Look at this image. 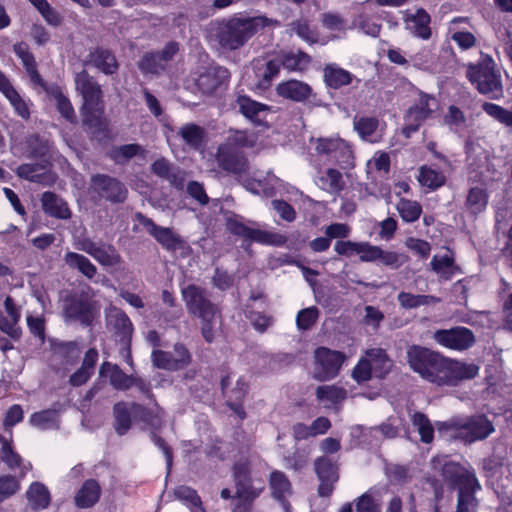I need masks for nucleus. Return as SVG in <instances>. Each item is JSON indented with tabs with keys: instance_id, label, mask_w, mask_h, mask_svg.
<instances>
[{
	"instance_id": "1",
	"label": "nucleus",
	"mask_w": 512,
	"mask_h": 512,
	"mask_svg": "<svg viewBox=\"0 0 512 512\" xmlns=\"http://www.w3.org/2000/svg\"><path fill=\"white\" fill-rule=\"evenodd\" d=\"M267 26H280V22L263 15L215 20L208 25L207 38L223 50L236 51Z\"/></svg>"
},
{
	"instance_id": "2",
	"label": "nucleus",
	"mask_w": 512,
	"mask_h": 512,
	"mask_svg": "<svg viewBox=\"0 0 512 512\" xmlns=\"http://www.w3.org/2000/svg\"><path fill=\"white\" fill-rule=\"evenodd\" d=\"M181 293L188 313L200 319L202 337L212 343L221 325L219 308L211 301L209 292L195 284L184 287Z\"/></svg>"
},
{
	"instance_id": "3",
	"label": "nucleus",
	"mask_w": 512,
	"mask_h": 512,
	"mask_svg": "<svg viewBox=\"0 0 512 512\" xmlns=\"http://www.w3.org/2000/svg\"><path fill=\"white\" fill-rule=\"evenodd\" d=\"M466 75L480 94L493 100L502 97L501 72L491 56L482 55L476 64H469Z\"/></svg>"
},
{
	"instance_id": "4",
	"label": "nucleus",
	"mask_w": 512,
	"mask_h": 512,
	"mask_svg": "<svg viewBox=\"0 0 512 512\" xmlns=\"http://www.w3.org/2000/svg\"><path fill=\"white\" fill-rule=\"evenodd\" d=\"M76 91L82 96V112L84 123L97 126L100 122L103 92L100 84L86 70L78 72L74 77Z\"/></svg>"
},
{
	"instance_id": "5",
	"label": "nucleus",
	"mask_w": 512,
	"mask_h": 512,
	"mask_svg": "<svg viewBox=\"0 0 512 512\" xmlns=\"http://www.w3.org/2000/svg\"><path fill=\"white\" fill-rule=\"evenodd\" d=\"M438 430L452 431L454 438L463 440L465 443H473L489 437L495 428L485 415L480 414L441 422Z\"/></svg>"
},
{
	"instance_id": "6",
	"label": "nucleus",
	"mask_w": 512,
	"mask_h": 512,
	"mask_svg": "<svg viewBox=\"0 0 512 512\" xmlns=\"http://www.w3.org/2000/svg\"><path fill=\"white\" fill-rule=\"evenodd\" d=\"M410 368L423 379L440 385L446 358L428 348L413 345L407 350Z\"/></svg>"
},
{
	"instance_id": "7",
	"label": "nucleus",
	"mask_w": 512,
	"mask_h": 512,
	"mask_svg": "<svg viewBox=\"0 0 512 512\" xmlns=\"http://www.w3.org/2000/svg\"><path fill=\"white\" fill-rule=\"evenodd\" d=\"M60 304L66 323H79L83 327H89L98 314L95 302L84 294H67L61 298Z\"/></svg>"
},
{
	"instance_id": "8",
	"label": "nucleus",
	"mask_w": 512,
	"mask_h": 512,
	"mask_svg": "<svg viewBox=\"0 0 512 512\" xmlns=\"http://www.w3.org/2000/svg\"><path fill=\"white\" fill-rule=\"evenodd\" d=\"M88 193L94 202L123 203L128 194L126 186L117 178L97 173L91 176Z\"/></svg>"
},
{
	"instance_id": "9",
	"label": "nucleus",
	"mask_w": 512,
	"mask_h": 512,
	"mask_svg": "<svg viewBox=\"0 0 512 512\" xmlns=\"http://www.w3.org/2000/svg\"><path fill=\"white\" fill-rule=\"evenodd\" d=\"M215 159L218 166L228 174L242 177L249 169L248 160L243 152L231 142L218 146Z\"/></svg>"
},
{
	"instance_id": "10",
	"label": "nucleus",
	"mask_w": 512,
	"mask_h": 512,
	"mask_svg": "<svg viewBox=\"0 0 512 512\" xmlns=\"http://www.w3.org/2000/svg\"><path fill=\"white\" fill-rule=\"evenodd\" d=\"M138 222L167 251H185L189 249L187 242L171 228L157 225L151 218L142 213L136 214Z\"/></svg>"
},
{
	"instance_id": "11",
	"label": "nucleus",
	"mask_w": 512,
	"mask_h": 512,
	"mask_svg": "<svg viewBox=\"0 0 512 512\" xmlns=\"http://www.w3.org/2000/svg\"><path fill=\"white\" fill-rule=\"evenodd\" d=\"M315 371L313 378L318 381H326L335 378L345 360L342 352L326 347H318L314 352Z\"/></svg>"
},
{
	"instance_id": "12",
	"label": "nucleus",
	"mask_w": 512,
	"mask_h": 512,
	"mask_svg": "<svg viewBox=\"0 0 512 512\" xmlns=\"http://www.w3.org/2000/svg\"><path fill=\"white\" fill-rule=\"evenodd\" d=\"M232 476L235 482L236 496L259 497L264 489V482L252 476L251 463L248 459H240L233 465Z\"/></svg>"
},
{
	"instance_id": "13",
	"label": "nucleus",
	"mask_w": 512,
	"mask_h": 512,
	"mask_svg": "<svg viewBox=\"0 0 512 512\" xmlns=\"http://www.w3.org/2000/svg\"><path fill=\"white\" fill-rule=\"evenodd\" d=\"M433 339L439 345L456 351L468 350L476 342L473 331L463 326L439 329L434 332Z\"/></svg>"
},
{
	"instance_id": "14",
	"label": "nucleus",
	"mask_w": 512,
	"mask_h": 512,
	"mask_svg": "<svg viewBox=\"0 0 512 512\" xmlns=\"http://www.w3.org/2000/svg\"><path fill=\"white\" fill-rule=\"evenodd\" d=\"M151 360L159 369L177 371L187 367L192 360L188 349L181 343H176L172 351L153 350Z\"/></svg>"
},
{
	"instance_id": "15",
	"label": "nucleus",
	"mask_w": 512,
	"mask_h": 512,
	"mask_svg": "<svg viewBox=\"0 0 512 512\" xmlns=\"http://www.w3.org/2000/svg\"><path fill=\"white\" fill-rule=\"evenodd\" d=\"M441 474L445 481L452 487H457L458 491H465L470 488H481L475 473L456 462H446L442 466Z\"/></svg>"
},
{
	"instance_id": "16",
	"label": "nucleus",
	"mask_w": 512,
	"mask_h": 512,
	"mask_svg": "<svg viewBox=\"0 0 512 512\" xmlns=\"http://www.w3.org/2000/svg\"><path fill=\"white\" fill-rule=\"evenodd\" d=\"M478 372L479 367L473 363L446 358L440 385L456 386L460 381L475 378Z\"/></svg>"
},
{
	"instance_id": "17",
	"label": "nucleus",
	"mask_w": 512,
	"mask_h": 512,
	"mask_svg": "<svg viewBox=\"0 0 512 512\" xmlns=\"http://www.w3.org/2000/svg\"><path fill=\"white\" fill-rule=\"evenodd\" d=\"M314 470L320 482L318 494L321 497L329 496L334 489V484L338 481V467L330 458L321 456L314 462Z\"/></svg>"
},
{
	"instance_id": "18",
	"label": "nucleus",
	"mask_w": 512,
	"mask_h": 512,
	"mask_svg": "<svg viewBox=\"0 0 512 512\" xmlns=\"http://www.w3.org/2000/svg\"><path fill=\"white\" fill-rule=\"evenodd\" d=\"M227 229L233 235L239 236L245 241H254L263 244L273 243L274 235L260 229L250 228L245 225L239 216H233L227 219Z\"/></svg>"
},
{
	"instance_id": "19",
	"label": "nucleus",
	"mask_w": 512,
	"mask_h": 512,
	"mask_svg": "<svg viewBox=\"0 0 512 512\" xmlns=\"http://www.w3.org/2000/svg\"><path fill=\"white\" fill-rule=\"evenodd\" d=\"M16 174L22 179L48 186L52 185L56 179L55 174L48 169L47 165L40 163L21 164L16 169Z\"/></svg>"
},
{
	"instance_id": "20",
	"label": "nucleus",
	"mask_w": 512,
	"mask_h": 512,
	"mask_svg": "<svg viewBox=\"0 0 512 512\" xmlns=\"http://www.w3.org/2000/svg\"><path fill=\"white\" fill-rule=\"evenodd\" d=\"M41 206L45 214L50 217L68 220L72 212L67 202L54 192L46 191L41 195Z\"/></svg>"
},
{
	"instance_id": "21",
	"label": "nucleus",
	"mask_w": 512,
	"mask_h": 512,
	"mask_svg": "<svg viewBox=\"0 0 512 512\" xmlns=\"http://www.w3.org/2000/svg\"><path fill=\"white\" fill-rule=\"evenodd\" d=\"M87 63L106 75H112L119 69L114 53L103 47H97L90 51L87 56Z\"/></svg>"
},
{
	"instance_id": "22",
	"label": "nucleus",
	"mask_w": 512,
	"mask_h": 512,
	"mask_svg": "<svg viewBox=\"0 0 512 512\" xmlns=\"http://www.w3.org/2000/svg\"><path fill=\"white\" fill-rule=\"evenodd\" d=\"M253 69L257 77V87L265 90L271 86L272 80L280 72V62L273 59L264 62L263 60H254Z\"/></svg>"
},
{
	"instance_id": "23",
	"label": "nucleus",
	"mask_w": 512,
	"mask_h": 512,
	"mask_svg": "<svg viewBox=\"0 0 512 512\" xmlns=\"http://www.w3.org/2000/svg\"><path fill=\"white\" fill-rule=\"evenodd\" d=\"M151 171L156 176L167 180L170 184L175 186L176 188H182L184 178L182 176L181 170L173 165L169 160L164 157H161L155 160L151 164Z\"/></svg>"
},
{
	"instance_id": "24",
	"label": "nucleus",
	"mask_w": 512,
	"mask_h": 512,
	"mask_svg": "<svg viewBox=\"0 0 512 512\" xmlns=\"http://www.w3.org/2000/svg\"><path fill=\"white\" fill-rule=\"evenodd\" d=\"M276 91L280 97L295 102L305 101L312 93V89L307 83L298 80L282 82L277 86Z\"/></svg>"
},
{
	"instance_id": "25",
	"label": "nucleus",
	"mask_w": 512,
	"mask_h": 512,
	"mask_svg": "<svg viewBox=\"0 0 512 512\" xmlns=\"http://www.w3.org/2000/svg\"><path fill=\"white\" fill-rule=\"evenodd\" d=\"M100 374L109 378L111 386L120 391L131 388V381L134 375L125 374L118 365L104 362L100 367Z\"/></svg>"
},
{
	"instance_id": "26",
	"label": "nucleus",
	"mask_w": 512,
	"mask_h": 512,
	"mask_svg": "<svg viewBox=\"0 0 512 512\" xmlns=\"http://www.w3.org/2000/svg\"><path fill=\"white\" fill-rule=\"evenodd\" d=\"M107 325L120 337L121 341L127 343L132 334V323L128 316L119 309H112L107 315Z\"/></svg>"
},
{
	"instance_id": "27",
	"label": "nucleus",
	"mask_w": 512,
	"mask_h": 512,
	"mask_svg": "<svg viewBox=\"0 0 512 512\" xmlns=\"http://www.w3.org/2000/svg\"><path fill=\"white\" fill-rule=\"evenodd\" d=\"M65 264L72 270H77L87 279H93L97 274V267L83 254L68 251L63 258Z\"/></svg>"
},
{
	"instance_id": "28",
	"label": "nucleus",
	"mask_w": 512,
	"mask_h": 512,
	"mask_svg": "<svg viewBox=\"0 0 512 512\" xmlns=\"http://www.w3.org/2000/svg\"><path fill=\"white\" fill-rule=\"evenodd\" d=\"M367 360L371 363L376 377L384 378L392 369L393 361L382 348H371L366 351Z\"/></svg>"
},
{
	"instance_id": "29",
	"label": "nucleus",
	"mask_w": 512,
	"mask_h": 512,
	"mask_svg": "<svg viewBox=\"0 0 512 512\" xmlns=\"http://www.w3.org/2000/svg\"><path fill=\"white\" fill-rule=\"evenodd\" d=\"M101 488L96 480L89 479L84 482L75 496V503L80 508L92 507L100 497Z\"/></svg>"
},
{
	"instance_id": "30",
	"label": "nucleus",
	"mask_w": 512,
	"mask_h": 512,
	"mask_svg": "<svg viewBox=\"0 0 512 512\" xmlns=\"http://www.w3.org/2000/svg\"><path fill=\"white\" fill-rule=\"evenodd\" d=\"M227 78V69L219 67L201 74L197 80V85L204 93L211 94L216 91Z\"/></svg>"
},
{
	"instance_id": "31",
	"label": "nucleus",
	"mask_w": 512,
	"mask_h": 512,
	"mask_svg": "<svg viewBox=\"0 0 512 512\" xmlns=\"http://www.w3.org/2000/svg\"><path fill=\"white\" fill-rule=\"evenodd\" d=\"M178 135L189 148L199 150L204 143L206 132L203 127L195 123H187L180 127Z\"/></svg>"
},
{
	"instance_id": "32",
	"label": "nucleus",
	"mask_w": 512,
	"mask_h": 512,
	"mask_svg": "<svg viewBox=\"0 0 512 512\" xmlns=\"http://www.w3.org/2000/svg\"><path fill=\"white\" fill-rule=\"evenodd\" d=\"M30 424L40 430H57L60 426L58 411L46 409L35 412L30 416Z\"/></svg>"
},
{
	"instance_id": "33",
	"label": "nucleus",
	"mask_w": 512,
	"mask_h": 512,
	"mask_svg": "<svg viewBox=\"0 0 512 512\" xmlns=\"http://www.w3.org/2000/svg\"><path fill=\"white\" fill-rule=\"evenodd\" d=\"M353 75L347 70L334 64H329L324 68V81L333 89L349 85L352 82Z\"/></svg>"
},
{
	"instance_id": "34",
	"label": "nucleus",
	"mask_w": 512,
	"mask_h": 512,
	"mask_svg": "<svg viewBox=\"0 0 512 512\" xmlns=\"http://www.w3.org/2000/svg\"><path fill=\"white\" fill-rule=\"evenodd\" d=\"M100 265L105 267L117 266L122 262L120 254L116 248L108 243L99 241L97 248L92 256Z\"/></svg>"
},
{
	"instance_id": "35",
	"label": "nucleus",
	"mask_w": 512,
	"mask_h": 512,
	"mask_svg": "<svg viewBox=\"0 0 512 512\" xmlns=\"http://www.w3.org/2000/svg\"><path fill=\"white\" fill-rule=\"evenodd\" d=\"M430 15L424 9H418L407 22L411 32L422 39H428L431 36Z\"/></svg>"
},
{
	"instance_id": "36",
	"label": "nucleus",
	"mask_w": 512,
	"mask_h": 512,
	"mask_svg": "<svg viewBox=\"0 0 512 512\" xmlns=\"http://www.w3.org/2000/svg\"><path fill=\"white\" fill-rule=\"evenodd\" d=\"M270 486L274 498L281 501L283 510L290 512V504L283 499L284 494L290 489V482L286 475L281 471H273L270 475Z\"/></svg>"
},
{
	"instance_id": "37",
	"label": "nucleus",
	"mask_w": 512,
	"mask_h": 512,
	"mask_svg": "<svg viewBox=\"0 0 512 512\" xmlns=\"http://www.w3.org/2000/svg\"><path fill=\"white\" fill-rule=\"evenodd\" d=\"M317 184L330 194H339L345 187L342 174L334 168H328L324 175L318 178Z\"/></svg>"
},
{
	"instance_id": "38",
	"label": "nucleus",
	"mask_w": 512,
	"mask_h": 512,
	"mask_svg": "<svg viewBox=\"0 0 512 512\" xmlns=\"http://www.w3.org/2000/svg\"><path fill=\"white\" fill-rule=\"evenodd\" d=\"M278 61L280 62V67L283 66L289 71H303L309 66L311 57L307 53L299 50L296 53H281Z\"/></svg>"
},
{
	"instance_id": "39",
	"label": "nucleus",
	"mask_w": 512,
	"mask_h": 512,
	"mask_svg": "<svg viewBox=\"0 0 512 512\" xmlns=\"http://www.w3.org/2000/svg\"><path fill=\"white\" fill-rule=\"evenodd\" d=\"M397 300L404 309H415L420 306H428L440 302V298L433 295H415L408 292H400Z\"/></svg>"
},
{
	"instance_id": "40",
	"label": "nucleus",
	"mask_w": 512,
	"mask_h": 512,
	"mask_svg": "<svg viewBox=\"0 0 512 512\" xmlns=\"http://www.w3.org/2000/svg\"><path fill=\"white\" fill-rule=\"evenodd\" d=\"M426 112L418 110L417 107L411 106L404 116V126L402 128V134L406 138H410L411 135L419 130L421 124L428 118H430Z\"/></svg>"
},
{
	"instance_id": "41",
	"label": "nucleus",
	"mask_w": 512,
	"mask_h": 512,
	"mask_svg": "<svg viewBox=\"0 0 512 512\" xmlns=\"http://www.w3.org/2000/svg\"><path fill=\"white\" fill-rule=\"evenodd\" d=\"M27 500L34 509H43L49 505L50 494L48 489L39 482H34L26 492Z\"/></svg>"
},
{
	"instance_id": "42",
	"label": "nucleus",
	"mask_w": 512,
	"mask_h": 512,
	"mask_svg": "<svg viewBox=\"0 0 512 512\" xmlns=\"http://www.w3.org/2000/svg\"><path fill=\"white\" fill-rule=\"evenodd\" d=\"M236 102L239 106L240 112L246 118L254 122L260 121V114L268 109L266 105L254 101L244 95L238 96Z\"/></svg>"
},
{
	"instance_id": "43",
	"label": "nucleus",
	"mask_w": 512,
	"mask_h": 512,
	"mask_svg": "<svg viewBox=\"0 0 512 512\" xmlns=\"http://www.w3.org/2000/svg\"><path fill=\"white\" fill-rule=\"evenodd\" d=\"M413 426L417 429L423 443L429 444L434 439V428L428 417L422 412H415L411 418Z\"/></svg>"
},
{
	"instance_id": "44",
	"label": "nucleus",
	"mask_w": 512,
	"mask_h": 512,
	"mask_svg": "<svg viewBox=\"0 0 512 512\" xmlns=\"http://www.w3.org/2000/svg\"><path fill=\"white\" fill-rule=\"evenodd\" d=\"M114 427L119 435H124L130 429L131 426V414L124 402H118L114 405Z\"/></svg>"
},
{
	"instance_id": "45",
	"label": "nucleus",
	"mask_w": 512,
	"mask_h": 512,
	"mask_svg": "<svg viewBox=\"0 0 512 512\" xmlns=\"http://www.w3.org/2000/svg\"><path fill=\"white\" fill-rule=\"evenodd\" d=\"M480 489L470 488L465 491H458L455 512H478L479 501L475 496V492Z\"/></svg>"
},
{
	"instance_id": "46",
	"label": "nucleus",
	"mask_w": 512,
	"mask_h": 512,
	"mask_svg": "<svg viewBox=\"0 0 512 512\" xmlns=\"http://www.w3.org/2000/svg\"><path fill=\"white\" fill-rule=\"evenodd\" d=\"M487 198V193L484 189L473 187L469 190L466 207L472 214H479L486 208Z\"/></svg>"
},
{
	"instance_id": "47",
	"label": "nucleus",
	"mask_w": 512,
	"mask_h": 512,
	"mask_svg": "<svg viewBox=\"0 0 512 512\" xmlns=\"http://www.w3.org/2000/svg\"><path fill=\"white\" fill-rule=\"evenodd\" d=\"M418 181L422 186L436 190L445 183V176L430 167L422 166L419 170Z\"/></svg>"
},
{
	"instance_id": "48",
	"label": "nucleus",
	"mask_w": 512,
	"mask_h": 512,
	"mask_svg": "<svg viewBox=\"0 0 512 512\" xmlns=\"http://www.w3.org/2000/svg\"><path fill=\"white\" fill-rule=\"evenodd\" d=\"M331 159L337 163L342 169H350L354 167V156L350 145L340 140L339 145L335 149Z\"/></svg>"
},
{
	"instance_id": "49",
	"label": "nucleus",
	"mask_w": 512,
	"mask_h": 512,
	"mask_svg": "<svg viewBox=\"0 0 512 512\" xmlns=\"http://www.w3.org/2000/svg\"><path fill=\"white\" fill-rule=\"evenodd\" d=\"M397 211L403 221L411 223L419 219L422 208L416 201L401 199L397 204Z\"/></svg>"
},
{
	"instance_id": "50",
	"label": "nucleus",
	"mask_w": 512,
	"mask_h": 512,
	"mask_svg": "<svg viewBox=\"0 0 512 512\" xmlns=\"http://www.w3.org/2000/svg\"><path fill=\"white\" fill-rule=\"evenodd\" d=\"M138 67L145 74H160L165 70V65L154 52L145 53L139 61Z\"/></svg>"
},
{
	"instance_id": "51",
	"label": "nucleus",
	"mask_w": 512,
	"mask_h": 512,
	"mask_svg": "<svg viewBox=\"0 0 512 512\" xmlns=\"http://www.w3.org/2000/svg\"><path fill=\"white\" fill-rule=\"evenodd\" d=\"M482 110L501 124L512 127V110L490 102H485Z\"/></svg>"
},
{
	"instance_id": "52",
	"label": "nucleus",
	"mask_w": 512,
	"mask_h": 512,
	"mask_svg": "<svg viewBox=\"0 0 512 512\" xmlns=\"http://www.w3.org/2000/svg\"><path fill=\"white\" fill-rule=\"evenodd\" d=\"M316 397L319 401L327 400L331 403H338L345 399L346 391L333 385H324L317 388Z\"/></svg>"
},
{
	"instance_id": "53",
	"label": "nucleus",
	"mask_w": 512,
	"mask_h": 512,
	"mask_svg": "<svg viewBox=\"0 0 512 512\" xmlns=\"http://www.w3.org/2000/svg\"><path fill=\"white\" fill-rule=\"evenodd\" d=\"M379 125L378 119L374 117H362L354 120V128L362 139L372 141L371 137Z\"/></svg>"
},
{
	"instance_id": "54",
	"label": "nucleus",
	"mask_w": 512,
	"mask_h": 512,
	"mask_svg": "<svg viewBox=\"0 0 512 512\" xmlns=\"http://www.w3.org/2000/svg\"><path fill=\"white\" fill-rule=\"evenodd\" d=\"M341 138L331 137V138H311L310 142L314 143V149L319 155H327L330 158L332 157L335 149L339 145Z\"/></svg>"
},
{
	"instance_id": "55",
	"label": "nucleus",
	"mask_w": 512,
	"mask_h": 512,
	"mask_svg": "<svg viewBox=\"0 0 512 512\" xmlns=\"http://www.w3.org/2000/svg\"><path fill=\"white\" fill-rule=\"evenodd\" d=\"M174 495L177 499L185 501L194 507H198L202 512H204V509L202 508V501L195 489L181 485L175 488Z\"/></svg>"
},
{
	"instance_id": "56",
	"label": "nucleus",
	"mask_w": 512,
	"mask_h": 512,
	"mask_svg": "<svg viewBox=\"0 0 512 512\" xmlns=\"http://www.w3.org/2000/svg\"><path fill=\"white\" fill-rule=\"evenodd\" d=\"M292 30L300 37L302 40L309 44H315L318 42V34L315 30L311 29L309 24L306 21H294L291 23Z\"/></svg>"
},
{
	"instance_id": "57",
	"label": "nucleus",
	"mask_w": 512,
	"mask_h": 512,
	"mask_svg": "<svg viewBox=\"0 0 512 512\" xmlns=\"http://www.w3.org/2000/svg\"><path fill=\"white\" fill-rule=\"evenodd\" d=\"M20 489L19 480L11 475L0 477V502L8 499Z\"/></svg>"
},
{
	"instance_id": "58",
	"label": "nucleus",
	"mask_w": 512,
	"mask_h": 512,
	"mask_svg": "<svg viewBox=\"0 0 512 512\" xmlns=\"http://www.w3.org/2000/svg\"><path fill=\"white\" fill-rule=\"evenodd\" d=\"M318 309L316 307L305 308L297 314L296 323L300 330L310 329L318 318Z\"/></svg>"
},
{
	"instance_id": "59",
	"label": "nucleus",
	"mask_w": 512,
	"mask_h": 512,
	"mask_svg": "<svg viewBox=\"0 0 512 512\" xmlns=\"http://www.w3.org/2000/svg\"><path fill=\"white\" fill-rule=\"evenodd\" d=\"M246 316L252 326L260 333H264L273 324V317L261 312L248 311Z\"/></svg>"
},
{
	"instance_id": "60",
	"label": "nucleus",
	"mask_w": 512,
	"mask_h": 512,
	"mask_svg": "<svg viewBox=\"0 0 512 512\" xmlns=\"http://www.w3.org/2000/svg\"><path fill=\"white\" fill-rule=\"evenodd\" d=\"M356 512H381V504L372 494L365 493L356 500Z\"/></svg>"
},
{
	"instance_id": "61",
	"label": "nucleus",
	"mask_w": 512,
	"mask_h": 512,
	"mask_svg": "<svg viewBox=\"0 0 512 512\" xmlns=\"http://www.w3.org/2000/svg\"><path fill=\"white\" fill-rule=\"evenodd\" d=\"M2 449H1V459L2 461L10 468L13 469L15 467H20L22 463L21 456L16 453L11 445L5 440H1Z\"/></svg>"
},
{
	"instance_id": "62",
	"label": "nucleus",
	"mask_w": 512,
	"mask_h": 512,
	"mask_svg": "<svg viewBox=\"0 0 512 512\" xmlns=\"http://www.w3.org/2000/svg\"><path fill=\"white\" fill-rule=\"evenodd\" d=\"M54 98L56 100L57 109H58L59 113L66 120H68L70 122H74L76 117H75V112H74V109L72 107L70 100L66 96H64L61 92L55 93Z\"/></svg>"
},
{
	"instance_id": "63",
	"label": "nucleus",
	"mask_w": 512,
	"mask_h": 512,
	"mask_svg": "<svg viewBox=\"0 0 512 512\" xmlns=\"http://www.w3.org/2000/svg\"><path fill=\"white\" fill-rule=\"evenodd\" d=\"M5 97L9 100L10 104L13 106L16 113L20 117H22L24 119L29 118L30 111L27 107V104L24 101V99L20 96V94L16 91L15 88L13 90H11Z\"/></svg>"
},
{
	"instance_id": "64",
	"label": "nucleus",
	"mask_w": 512,
	"mask_h": 512,
	"mask_svg": "<svg viewBox=\"0 0 512 512\" xmlns=\"http://www.w3.org/2000/svg\"><path fill=\"white\" fill-rule=\"evenodd\" d=\"M358 254H360V260L362 262H375L379 261L381 255V248L373 246L368 242H359Z\"/></svg>"
}]
</instances>
